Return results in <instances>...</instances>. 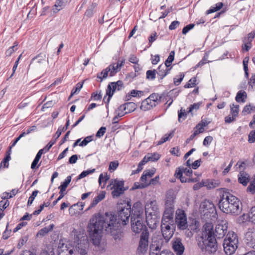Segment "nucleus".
Returning <instances> with one entry per match:
<instances>
[{
    "mask_svg": "<svg viewBox=\"0 0 255 255\" xmlns=\"http://www.w3.org/2000/svg\"><path fill=\"white\" fill-rule=\"evenodd\" d=\"M131 213V205L128 203L124 206H119L116 215L109 213L94 214L88 223L87 231L90 241L95 247L99 248L101 252L104 251V248L100 247L104 232L110 234L115 240H120L123 236L122 226L128 223Z\"/></svg>",
    "mask_w": 255,
    "mask_h": 255,
    "instance_id": "nucleus-1",
    "label": "nucleus"
},
{
    "mask_svg": "<svg viewBox=\"0 0 255 255\" xmlns=\"http://www.w3.org/2000/svg\"><path fill=\"white\" fill-rule=\"evenodd\" d=\"M198 246L205 254H212L217 251V244L214 236L213 225L206 223L203 226L202 236L198 243Z\"/></svg>",
    "mask_w": 255,
    "mask_h": 255,
    "instance_id": "nucleus-2",
    "label": "nucleus"
},
{
    "mask_svg": "<svg viewBox=\"0 0 255 255\" xmlns=\"http://www.w3.org/2000/svg\"><path fill=\"white\" fill-rule=\"evenodd\" d=\"M143 220V206L140 202H137L133 205L130 221L131 230L135 234L141 233V235H143L145 232H148Z\"/></svg>",
    "mask_w": 255,
    "mask_h": 255,
    "instance_id": "nucleus-3",
    "label": "nucleus"
},
{
    "mask_svg": "<svg viewBox=\"0 0 255 255\" xmlns=\"http://www.w3.org/2000/svg\"><path fill=\"white\" fill-rule=\"evenodd\" d=\"M221 198L219 202V208L224 213L236 216L242 211V205L240 200L230 194L226 197Z\"/></svg>",
    "mask_w": 255,
    "mask_h": 255,
    "instance_id": "nucleus-4",
    "label": "nucleus"
},
{
    "mask_svg": "<svg viewBox=\"0 0 255 255\" xmlns=\"http://www.w3.org/2000/svg\"><path fill=\"white\" fill-rule=\"evenodd\" d=\"M110 179V175H108L107 172L105 173L104 176L103 173L100 174L98 179L99 185L102 189H104L107 182L109 180V184L107 187L108 190H112V191H126L128 190V186H125V181L122 179L113 178Z\"/></svg>",
    "mask_w": 255,
    "mask_h": 255,
    "instance_id": "nucleus-5",
    "label": "nucleus"
},
{
    "mask_svg": "<svg viewBox=\"0 0 255 255\" xmlns=\"http://www.w3.org/2000/svg\"><path fill=\"white\" fill-rule=\"evenodd\" d=\"M70 125V120L69 119H67L66 123L64 127L60 126L58 128V130L56 132L54 135L53 136V139H51L48 144L42 149H40L37 153L34 160L31 164V168L32 169H35L38 168L40 164L37 165L40 159L41 158L42 154L48 151L51 147L54 145L57 139L61 135L62 132L66 130Z\"/></svg>",
    "mask_w": 255,
    "mask_h": 255,
    "instance_id": "nucleus-6",
    "label": "nucleus"
},
{
    "mask_svg": "<svg viewBox=\"0 0 255 255\" xmlns=\"http://www.w3.org/2000/svg\"><path fill=\"white\" fill-rule=\"evenodd\" d=\"M239 240L237 235L234 232H229L224 240L223 246L225 253L232 255L238 247Z\"/></svg>",
    "mask_w": 255,
    "mask_h": 255,
    "instance_id": "nucleus-7",
    "label": "nucleus"
},
{
    "mask_svg": "<svg viewBox=\"0 0 255 255\" xmlns=\"http://www.w3.org/2000/svg\"><path fill=\"white\" fill-rule=\"evenodd\" d=\"M200 210L204 217L208 219L212 220L217 216L214 204L209 200H205L201 203Z\"/></svg>",
    "mask_w": 255,
    "mask_h": 255,
    "instance_id": "nucleus-8",
    "label": "nucleus"
},
{
    "mask_svg": "<svg viewBox=\"0 0 255 255\" xmlns=\"http://www.w3.org/2000/svg\"><path fill=\"white\" fill-rule=\"evenodd\" d=\"M159 94L157 93L151 94L147 98L143 100L140 106V109L143 111H147L155 107L157 104Z\"/></svg>",
    "mask_w": 255,
    "mask_h": 255,
    "instance_id": "nucleus-9",
    "label": "nucleus"
},
{
    "mask_svg": "<svg viewBox=\"0 0 255 255\" xmlns=\"http://www.w3.org/2000/svg\"><path fill=\"white\" fill-rule=\"evenodd\" d=\"M175 223L179 230L186 229L188 227L186 214L184 211L178 209L176 212Z\"/></svg>",
    "mask_w": 255,
    "mask_h": 255,
    "instance_id": "nucleus-10",
    "label": "nucleus"
},
{
    "mask_svg": "<svg viewBox=\"0 0 255 255\" xmlns=\"http://www.w3.org/2000/svg\"><path fill=\"white\" fill-rule=\"evenodd\" d=\"M149 232H145L141 235L139 242L137 253L139 255H144L147 251L148 247Z\"/></svg>",
    "mask_w": 255,
    "mask_h": 255,
    "instance_id": "nucleus-11",
    "label": "nucleus"
},
{
    "mask_svg": "<svg viewBox=\"0 0 255 255\" xmlns=\"http://www.w3.org/2000/svg\"><path fill=\"white\" fill-rule=\"evenodd\" d=\"M159 176H156L154 178L151 179L149 183L145 182V183H139V182H135L133 185V186L129 189V191H132L134 190L138 189H143L145 187H147L149 185H156L159 183Z\"/></svg>",
    "mask_w": 255,
    "mask_h": 255,
    "instance_id": "nucleus-12",
    "label": "nucleus"
},
{
    "mask_svg": "<svg viewBox=\"0 0 255 255\" xmlns=\"http://www.w3.org/2000/svg\"><path fill=\"white\" fill-rule=\"evenodd\" d=\"M146 222L149 228L151 229H155L157 227V225L159 223V218H158V215L148 213L147 208L145 210Z\"/></svg>",
    "mask_w": 255,
    "mask_h": 255,
    "instance_id": "nucleus-13",
    "label": "nucleus"
},
{
    "mask_svg": "<svg viewBox=\"0 0 255 255\" xmlns=\"http://www.w3.org/2000/svg\"><path fill=\"white\" fill-rule=\"evenodd\" d=\"M172 248L177 255H182L184 252V246L182 243V240L179 238H176L172 241Z\"/></svg>",
    "mask_w": 255,
    "mask_h": 255,
    "instance_id": "nucleus-14",
    "label": "nucleus"
},
{
    "mask_svg": "<svg viewBox=\"0 0 255 255\" xmlns=\"http://www.w3.org/2000/svg\"><path fill=\"white\" fill-rule=\"evenodd\" d=\"M228 226L227 223L224 224H219L215 228V232H214V236L215 238L217 239H222L226 235L227 231Z\"/></svg>",
    "mask_w": 255,
    "mask_h": 255,
    "instance_id": "nucleus-15",
    "label": "nucleus"
},
{
    "mask_svg": "<svg viewBox=\"0 0 255 255\" xmlns=\"http://www.w3.org/2000/svg\"><path fill=\"white\" fill-rule=\"evenodd\" d=\"M171 226L169 225L165 224L161 225L162 236L166 241V242H168L169 241L174 234L173 227L171 228Z\"/></svg>",
    "mask_w": 255,
    "mask_h": 255,
    "instance_id": "nucleus-16",
    "label": "nucleus"
},
{
    "mask_svg": "<svg viewBox=\"0 0 255 255\" xmlns=\"http://www.w3.org/2000/svg\"><path fill=\"white\" fill-rule=\"evenodd\" d=\"M84 206V203L82 202H78L72 205L69 209V214L71 216L79 214L81 211L83 210Z\"/></svg>",
    "mask_w": 255,
    "mask_h": 255,
    "instance_id": "nucleus-17",
    "label": "nucleus"
},
{
    "mask_svg": "<svg viewBox=\"0 0 255 255\" xmlns=\"http://www.w3.org/2000/svg\"><path fill=\"white\" fill-rule=\"evenodd\" d=\"M181 91V90L180 89L174 88L166 93V96L169 98L170 100H171V102L168 104L167 108H168L173 103V99H176Z\"/></svg>",
    "mask_w": 255,
    "mask_h": 255,
    "instance_id": "nucleus-18",
    "label": "nucleus"
},
{
    "mask_svg": "<svg viewBox=\"0 0 255 255\" xmlns=\"http://www.w3.org/2000/svg\"><path fill=\"white\" fill-rule=\"evenodd\" d=\"M68 0H56L55 4L53 5L52 10L54 13H56L62 9L68 2Z\"/></svg>",
    "mask_w": 255,
    "mask_h": 255,
    "instance_id": "nucleus-19",
    "label": "nucleus"
},
{
    "mask_svg": "<svg viewBox=\"0 0 255 255\" xmlns=\"http://www.w3.org/2000/svg\"><path fill=\"white\" fill-rule=\"evenodd\" d=\"M146 208H147V211H148V213L158 215V208L155 200L151 201L149 204L146 205L145 211Z\"/></svg>",
    "mask_w": 255,
    "mask_h": 255,
    "instance_id": "nucleus-20",
    "label": "nucleus"
},
{
    "mask_svg": "<svg viewBox=\"0 0 255 255\" xmlns=\"http://www.w3.org/2000/svg\"><path fill=\"white\" fill-rule=\"evenodd\" d=\"M167 67L166 65L161 64L156 69V74H157L159 82H161L162 80L166 76V73L165 72V70L167 69Z\"/></svg>",
    "mask_w": 255,
    "mask_h": 255,
    "instance_id": "nucleus-21",
    "label": "nucleus"
},
{
    "mask_svg": "<svg viewBox=\"0 0 255 255\" xmlns=\"http://www.w3.org/2000/svg\"><path fill=\"white\" fill-rule=\"evenodd\" d=\"M250 181V176L246 172H241L238 175V182L243 186H246Z\"/></svg>",
    "mask_w": 255,
    "mask_h": 255,
    "instance_id": "nucleus-22",
    "label": "nucleus"
},
{
    "mask_svg": "<svg viewBox=\"0 0 255 255\" xmlns=\"http://www.w3.org/2000/svg\"><path fill=\"white\" fill-rule=\"evenodd\" d=\"M189 224L188 223V229H190L193 232L196 233L198 231L200 223L196 219L189 218Z\"/></svg>",
    "mask_w": 255,
    "mask_h": 255,
    "instance_id": "nucleus-23",
    "label": "nucleus"
},
{
    "mask_svg": "<svg viewBox=\"0 0 255 255\" xmlns=\"http://www.w3.org/2000/svg\"><path fill=\"white\" fill-rule=\"evenodd\" d=\"M157 246L153 243V240H152V242L149 247V255H163L166 254L165 251H162L160 254L159 253L160 252V250L158 248H156Z\"/></svg>",
    "mask_w": 255,
    "mask_h": 255,
    "instance_id": "nucleus-24",
    "label": "nucleus"
},
{
    "mask_svg": "<svg viewBox=\"0 0 255 255\" xmlns=\"http://www.w3.org/2000/svg\"><path fill=\"white\" fill-rule=\"evenodd\" d=\"M175 199V195L173 192H169L166 195V199L165 201V207H172L174 208V200Z\"/></svg>",
    "mask_w": 255,
    "mask_h": 255,
    "instance_id": "nucleus-25",
    "label": "nucleus"
},
{
    "mask_svg": "<svg viewBox=\"0 0 255 255\" xmlns=\"http://www.w3.org/2000/svg\"><path fill=\"white\" fill-rule=\"evenodd\" d=\"M220 182L218 180L215 179H206V187L207 190L212 189L220 185Z\"/></svg>",
    "mask_w": 255,
    "mask_h": 255,
    "instance_id": "nucleus-26",
    "label": "nucleus"
},
{
    "mask_svg": "<svg viewBox=\"0 0 255 255\" xmlns=\"http://www.w3.org/2000/svg\"><path fill=\"white\" fill-rule=\"evenodd\" d=\"M247 98V93L244 91L240 90L237 93L235 100L238 103H244Z\"/></svg>",
    "mask_w": 255,
    "mask_h": 255,
    "instance_id": "nucleus-27",
    "label": "nucleus"
},
{
    "mask_svg": "<svg viewBox=\"0 0 255 255\" xmlns=\"http://www.w3.org/2000/svg\"><path fill=\"white\" fill-rule=\"evenodd\" d=\"M175 129L172 130L169 133L165 134L158 141L157 145H161L166 141L170 140L174 135Z\"/></svg>",
    "mask_w": 255,
    "mask_h": 255,
    "instance_id": "nucleus-28",
    "label": "nucleus"
},
{
    "mask_svg": "<svg viewBox=\"0 0 255 255\" xmlns=\"http://www.w3.org/2000/svg\"><path fill=\"white\" fill-rule=\"evenodd\" d=\"M173 207H165V210L163 216H164V218L170 219L171 220V222H173Z\"/></svg>",
    "mask_w": 255,
    "mask_h": 255,
    "instance_id": "nucleus-29",
    "label": "nucleus"
},
{
    "mask_svg": "<svg viewBox=\"0 0 255 255\" xmlns=\"http://www.w3.org/2000/svg\"><path fill=\"white\" fill-rule=\"evenodd\" d=\"M105 193L106 192H102L101 194L96 196L92 201L88 209L95 207L99 202L103 200L105 197Z\"/></svg>",
    "mask_w": 255,
    "mask_h": 255,
    "instance_id": "nucleus-30",
    "label": "nucleus"
},
{
    "mask_svg": "<svg viewBox=\"0 0 255 255\" xmlns=\"http://www.w3.org/2000/svg\"><path fill=\"white\" fill-rule=\"evenodd\" d=\"M46 58L47 59V62H48V59L45 52H41L31 59L30 63H32L35 60H37L38 63H41L43 61H45Z\"/></svg>",
    "mask_w": 255,
    "mask_h": 255,
    "instance_id": "nucleus-31",
    "label": "nucleus"
},
{
    "mask_svg": "<svg viewBox=\"0 0 255 255\" xmlns=\"http://www.w3.org/2000/svg\"><path fill=\"white\" fill-rule=\"evenodd\" d=\"M54 227V224H51L47 227L43 228L40 230H39V232L37 233V236L43 237L45 236L49 232L53 230Z\"/></svg>",
    "mask_w": 255,
    "mask_h": 255,
    "instance_id": "nucleus-32",
    "label": "nucleus"
},
{
    "mask_svg": "<svg viewBox=\"0 0 255 255\" xmlns=\"http://www.w3.org/2000/svg\"><path fill=\"white\" fill-rule=\"evenodd\" d=\"M248 221L251 222V215L250 213L248 214H244L242 216H240L237 220L238 223L239 224H244Z\"/></svg>",
    "mask_w": 255,
    "mask_h": 255,
    "instance_id": "nucleus-33",
    "label": "nucleus"
},
{
    "mask_svg": "<svg viewBox=\"0 0 255 255\" xmlns=\"http://www.w3.org/2000/svg\"><path fill=\"white\" fill-rule=\"evenodd\" d=\"M71 181V176H67L65 180L61 182V185L59 186L58 188L60 190V191H66V189L70 183Z\"/></svg>",
    "mask_w": 255,
    "mask_h": 255,
    "instance_id": "nucleus-34",
    "label": "nucleus"
},
{
    "mask_svg": "<svg viewBox=\"0 0 255 255\" xmlns=\"http://www.w3.org/2000/svg\"><path fill=\"white\" fill-rule=\"evenodd\" d=\"M18 45V42L17 41H15L13 44V45L11 47H10L8 49H7L5 52V55L6 57H9L12 54L17 50V46Z\"/></svg>",
    "mask_w": 255,
    "mask_h": 255,
    "instance_id": "nucleus-35",
    "label": "nucleus"
},
{
    "mask_svg": "<svg viewBox=\"0 0 255 255\" xmlns=\"http://www.w3.org/2000/svg\"><path fill=\"white\" fill-rule=\"evenodd\" d=\"M125 105L126 106V110H127L126 112L127 114L134 111L137 107L136 105L133 102H127L125 103Z\"/></svg>",
    "mask_w": 255,
    "mask_h": 255,
    "instance_id": "nucleus-36",
    "label": "nucleus"
},
{
    "mask_svg": "<svg viewBox=\"0 0 255 255\" xmlns=\"http://www.w3.org/2000/svg\"><path fill=\"white\" fill-rule=\"evenodd\" d=\"M114 94V92L113 90H112V87L110 85H108L106 89V94L104 97L103 101H105L107 97L108 96L107 103H109Z\"/></svg>",
    "mask_w": 255,
    "mask_h": 255,
    "instance_id": "nucleus-37",
    "label": "nucleus"
},
{
    "mask_svg": "<svg viewBox=\"0 0 255 255\" xmlns=\"http://www.w3.org/2000/svg\"><path fill=\"white\" fill-rule=\"evenodd\" d=\"M231 108V114L232 115V117L236 118L239 114V105H235L233 104L232 105H230Z\"/></svg>",
    "mask_w": 255,
    "mask_h": 255,
    "instance_id": "nucleus-38",
    "label": "nucleus"
},
{
    "mask_svg": "<svg viewBox=\"0 0 255 255\" xmlns=\"http://www.w3.org/2000/svg\"><path fill=\"white\" fill-rule=\"evenodd\" d=\"M95 171V169H88L83 171L77 177V180L81 179L89 174H92Z\"/></svg>",
    "mask_w": 255,
    "mask_h": 255,
    "instance_id": "nucleus-39",
    "label": "nucleus"
},
{
    "mask_svg": "<svg viewBox=\"0 0 255 255\" xmlns=\"http://www.w3.org/2000/svg\"><path fill=\"white\" fill-rule=\"evenodd\" d=\"M156 70H148L146 72V78L148 80H153L156 78Z\"/></svg>",
    "mask_w": 255,
    "mask_h": 255,
    "instance_id": "nucleus-40",
    "label": "nucleus"
},
{
    "mask_svg": "<svg viewBox=\"0 0 255 255\" xmlns=\"http://www.w3.org/2000/svg\"><path fill=\"white\" fill-rule=\"evenodd\" d=\"M248 61H249V57H245L243 61L244 70L245 71V76L247 79L249 78V68H248Z\"/></svg>",
    "mask_w": 255,
    "mask_h": 255,
    "instance_id": "nucleus-41",
    "label": "nucleus"
},
{
    "mask_svg": "<svg viewBox=\"0 0 255 255\" xmlns=\"http://www.w3.org/2000/svg\"><path fill=\"white\" fill-rule=\"evenodd\" d=\"M252 111L255 112V106H251V104L246 105L244 107V109L242 111V115L245 116L247 114L251 113Z\"/></svg>",
    "mask_w": 255,
    "mask_h": 255,
    "instance_id": "nucleus-42",
    "label": "nucleus"
},
{
    "mask_svg": "<svg viewBox=\"0 0 255 255\" xmlns=\"http://www.w3.org/2000/svg\"><path fill=\"white\" fill-rule=\"evenodd\" d=\"M187 113H188L186 112L185 110H183L182 108L178 111V120L179 123L182 122L186 118Z\"/></svg>",
    "mask_w": 255,
    "mask_h": 255,
    "instance_id": "nucleus-43",
    "label": "nucleus"
},
{
    "mask_svg": "<svg viewBox=\"0 0 255 255\" xmlns=\"http://www.w3.org/2000/svg\"><path fill=\"white\" fill-rule=\"evenodd\" d=\"M152 240H153V243L157 246L156 248H158V249L161 250L163 244V239L161 237H154Z\"/></svg>",
    "mask_w": 255,
    "mask_h": 255,
    "instance_id": "nucleus-44",
    "label": "nucleus"
},
{
    "mask_svg": "<svg viewBox=\"0 0 255 255\" xmlns=\"http://www.w3.org/2000/svg\"><path fill=\"white\" fill-rule=\"evenodd\" d=\"M86 80L78 82L71 90V93L75 95L79 93L83 87V84Z\"/></svg>",
    "mask_w": 255,
    "mask_h": 255,
    "instance_id": "nucleus-45",
    "label": "nucleus"
},
{
    "mask_svg": "<svg viewBox=\"0 0 255 255\" xmlns=\"http://www.w3.org/2000/svg\"><path fill=\"white\" fill-rule=\"evenodd\" d=\"M148 159L149 161L155 162L158 160L160 157V154L157 153V152H154L152 153H148Z\"/></svg>",
    "mask_w": 255,
    "mask_h": 255,
    "instance_id": "nucleus-46",
    "label": "nucleus"
},
{
    "mask_svg": "<svg viewBox=\"0 0 255 255\" xmlns=\"http://www.w3.org/2000/svg\"><path fill=\"white\" fill-rule=\"evenodd\" d=\"M196 77H194L190 79L189 81L186 83L185 85L184 86V87L185 88H191L192 87H195L196 85Z\"/></svg>",
    "mask_w": 255,
    "mask_h": 255,
    "instance_id": "nucleus-47",
    "label": "nucleus"
},
{
    "mask_svg": "<svg viewBox=\"0 0 255 255\" xmlns=\"http://www.w3.org/2000/svg\"><path fill=\"white\" fill-rule=\"evenodd\" d=\"M93 140V135L87 136L79 144L80 146H85Z\"/></svg>",
    "mask_w": 255,
    "mask_h": 255,
    "instance_id": "nucleus-48",
    "label": "nucleus"
},
{
    "mask_svg": "<svg viewBox=\"0 0 255 255\" xmlns=\"http://www.w3.org/2000/svg\"><path fill=\"white\" fill-rule=\"evenodd\" d=\"M174 56H175V51L174 50L171 51L170 52L168 58L165 60L164 64H165L166 65L168 64V65H171L172 62L174 60Z\"/></svg>",
    "mask_w": 255,
    "mask_h": 255,
    "instance_id": "nucleus-49",
    "label": "nucleus"
},
{
    "mask_svg": "<svg viewBox=\"0 0 255 255\" xmlns=\"http://www.w3.org/2000/svg\"><path fill=\"white\" fill-rule=\"evenodd\" d=\"M111 66L112 65H110L106 68L103 70V76L101 78V80L100 81V82H102L104 79H106L107 78L108 74L111 70Z\"/></svg>",
    "mask_w": 255,
    "mask_h": 255,
    "instance_id": "nucleus-50",
    "label": "nucleus"
},
{
    "mask_svg": "<svg viewBox=\"0 0 255 255\" xmlns=\"http://www.w3.org/2000/svg\"><path fill=\"white\" fill-rule=\"evenodd\" d=\"M202 104V102H198L197 103H194L192 105H191L187 109V113H191L193 110H198L199 109L200 106Z\"/></svg>",
    "mask_w": 255,
    "mask_h": 255,
    "instance_id": "nucleus-51",
    "label": "nucleus"
},
{
    "mask_svg": "<svg viewBox=\"0 0 255 255\" xmlns=\"http://www.w3.org/2000/svg\"><path fill=\"white\" fill-rule=\"evenodd\" d=\"M179 76V78L176 77L173 78V83L175 86H178L181 83L184 78L185 74L184 73H180Z\"/></svg>",
    "mask_w": 255,
    "mask_h": 255,
    "instance_id": "nucleus-52",
    "label": "nucleus"
},
{
    "mask_svg": "<svg viewBox=\"0 0 255 255\" xmlns=\"http://www.w3.org/2000/svg\"><path fill=\"white\" fill-rule=\"evenodd\" d=\"M236 165H239V167L240 169L243 168V172L246 169V167L249 166V162L247 160L245 161H238Z\"/></svg>",
    "mask_w": 255,
    "mask_h": 255,
    "instance_id": "nucleus-53",
    "label": "nucleus"
},
{
    "mask_svg": "<svg viewBox=\"0 0 255 255\" xmlns=\"http://www.w3.org/2000/svg\"><path fill=\"white\" fill-rule=\"evenodd\" d=\"M195 26L194 23H190L183 27L182 33L184 35H186L190 30L192 29Z\"/></svg>",
    "mask_w": 255,
    "mask_h": 255,
    "instance_id": "nucleus-54",
    "label": "nucleus"
},
{
    "mask_svg": "<svg viewBox=\"0 0 255 255\" xmlns=\"http://www.w3.org/2000/svg\"><path fill=\"white\" fill-rule=\"evenodd\" d=\"M8 224H9V223H7V224L6 225V229H5V231L3 232V233H2V237H1V239L5 240L8 239V238L10 236V233L11 232V230H8Z\"/></svg>",
    "mask_w": 255,
    "mask_h": 255,
    "instance_id": "nucleus-55",
    "label": "nucleus"
},
{
    "mask_svg": "<svg viewBox=\"0 0 255 255\" xmlns=\"http://www.w3.org/2000/svg\"><path fill=\"white\" fill-rule=\"evenodd\" d=\"M210 123V122H207L206 120H202V121L197 124L196 128H199V129L203 130L204 128L208 126Z\"/></svg>",
    "mask_w": 255,
    "mask_h": 255,
    "instance_id": "nucleus-56",
    "label": "nucleus"
},
{
    "mask_svg": "<svg viewBox=\"0 0 255 255\" xmlns=\"http://www.w3.org/2000/svg\"><path fill=\"white\" fill-rule=\"evenodd\" d=\"M119 165L118 161H111L109 166V170L111 172V170H115Z\"/></svg>",
    "mask_w": 255,
    "mask_h": 255,
    "instance_id": "nucleus-57",
    "label": "nucleus"
},
{
    "mask_svg": "<svg viewBox=\"0 0 255 255\" xmlns=\"http://www.w3.org/2000/svg\"><path fill=\"white\" fill-rule=\"evenodd\" d=\"M248 141L250 143L255 142V129L250 131L248 135Z\"/></svg>",
    "mask_w": 255,
    "mask_h": 255,
    "instance_id": "nucleus-58",
    "label": "nucleus"
},
{
    "mask_svg": "<svg viewBox=\"0 0 255 255\" xmlns=\"http://www.w3.org/2000/svg\"><path fill=\"white\" fill-rule=\"evenodd\" d=\"M106 131V128L105 127H101L96 133V136L100 138L104 135Z\"/></svg>",
    "mask_w": 255,
    "mask_h": 255,
    "instance_id": "nucleus-59",
    "label": "nucleus"
},
{
    "mask_svg": "<svg viewBox=\"0 0 255 255\" xmlns=\"http://www.w3.org/2000/svg\"><path fill=\"white\" fill-rule=\"evenodd\" d=\"M102 99V95L101 94V91L98 94L97 92H93L91 94V99H93L94 101L100 100Z\"/></svg>",
    "mask_w": 255,
    "mask_h": 255,
    "instance_id": "nucleus-60",
    "label": "nucleus"
},
{
    "mask_svg": "<svg viewBox=\"0 0 255 255\" xmlns=\"http://www.w3.org/2000/svg\"><path fill=\"white\" fill-rule=\"evenodd\" d=\"M246 191H255V175L254 176L253 180L250 182Z\"/></svg>",
    "mask_w": 255,
    "mask_h": 255,
    "instance_id": "nucleus-61",
    "label": "nucleus"
},
{
    "mask_svg": "<svg viewBox=\"0 0 255 255\" xmlns=\"http://www.w3.org/2000/svg\"><path fill=\"white\" fill-rule=\"evenodd\" d=\"M213 139V138L212 136H207L205 137V138H204L203 142V144L204 146H208L209 145V144L212 141Z\"/></svg>",
    "mask_w": 255,
    "mask_h": 255,
    "instance_id": "nucleus-62",
    "label": "nucleus"
},
{
    "mask_svg": "<svg viewBox=\"0 0 255 255\" xmlns=\"http://www.w3.org/2000/svg\"><path fill=\"white\" fill-rule=\"evenodd\" d=\"M78 156L80 157V155H78L77 154L72 155L71 157H69L68 160V163L69 164H75L76 163Z\"/></svg>",
    "mask_w": 255,
    "mask_h": 255,
    "instance_id": "nucleus-63",
    "label": "nucleus"
},
{
    "mask_svg": "<svg viewBox=\"0 0 255 255\" xmlns=\"http://www.w3.org/2000/svg\"><path fill=\"white\" fill-rule=\"evenodd\" d=\"M250 213L251 215V222L255 224V206L251 209Z\"/></svg>",
    "mask_w": 255,
    "mask_h": 255,
    "instance_id": "nucleus-64",
    "label": "nucleus"
}]
</instances>
